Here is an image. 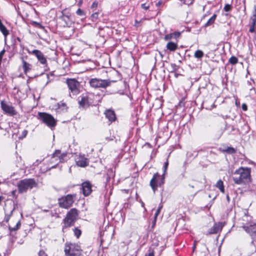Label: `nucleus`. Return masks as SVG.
Wrapping results in <instances>:
<instances>
[{
    "instance_id": "59",
    "label": "nucleus",
    "mask_w": 256,
    "mask_h": 256,
    "mask_svg": "<svg viewBox=\"0 0 256 256\" xmlns=\"http://www.w3.org/2000/svg\"><path fill=\"white\" fill-rule=\"evenodd\" d=\"M190 186L191 188H194V186H192V185H190V184H189L188 185Z\"/></svg>"
},
{
    "instance_id": "53",
    "label": "nucleus",
    "mask_w": 256,
    "mask_h": 256,
    "mask_svg": "<svg viewBox=\"0 0 256 256\" xmlns=\"http://www.w3.org/2000/svg\"><path fill=\"white\" fill-rule=\"evenodd\" d=\"M161 3H162V2L160 1V2H158L156 3V6H160L161 4Z\"/></svg>"
},
{
    "instance_id": "51",
    "label": "nucleus",
    "mask_w": 256,
    "mask_h": 256,
    "mask_svg": "<svg viewBox=\"0 0 256 256\" xmlns=\"http://www.w3.org/2000/svg\"><path fill=\"white\" fill-rule=\"evenodd\" d=\"M218 189L220 190V191L222 192V193H224V186H222V187H220V188H218Z\"/></svg>"
},
{
    "instance_id": "41",
    "label": "nucleus",
    "mask_w": 256,
    "mask_h": 256,
    "mask_svg": "<svg viewBox=\"0 0 256 256\" xmlns=\"http://www.w3.org/2000/svg\"><path fill=\"white\" fill-rule=\"evenodd\" d=\"M141 6H142V8L143 9L147 10L149 8L150 6L148 4H142L141 5Z\"/></svg>"
},
{
    "instance_id": "15",
    "label": "nucleus",
    "mask_w": 256,
    "mask_h": 256,
    "mask_svg": "<svg viewBox=\"0 0 256 256\" xmlns=\"http://www.w3.org/2000/svg\"><path fill=\"white\" fill-rule=\"evenodd\" d=\"M67 152L61 153L60 150H56L52 154V158H58L59 162H64L67 160Z\"/></svg>"
},
{
    "instance_id": "29",
    "label": "nucleus",
    "mask_w": 256,
    "mask_h": 256,
    "mask_svg": "<svg viewBox=\"0 0 256 256\" xmlns=\"http://www.w3.org/2000/svg\"><path fill=\"white\" fill-rule=\"evenodd\" d=\"M73 231L74 232V236L77 238H78L82 234V232L80 229H78V228H74L73 229Z\"/></svg>"
},
{
    "instance_id": "39",
    "label": "nucleus",
    "mask_w": 256,
    "mask_h": 256,
    "mask_svg": "<svg viewBox=\"0 0 256 256\" xmlns=\"http://www.w3.org/2000/svg\"><path fill=\"white\" fill-rule=\"evenodd\" d=\"M76 13L78 15L80 16H83L84 15V12L80 8H78L76 10Z\"/></svg>"
},
{
    "instance_id": "47",
    "label": "nucleus",
    "mask_w": 256,
    "mask_h": 256,
    "mask_svg": "<svg viewBox=\"0 0 256 256\" xmlns=\"http://www.w3.org/2000/svg\"><path fill=\"white\" fill-rule=\"evenodd\" d=\"M39 256H46V254H45L44 252L42 250H40L39 252Z\"/></svg>"
},
{
    "instance_id": "32",
    "label": "nucleus",
    "mask_w": 256,
    "mask_h": 256,
    "mask_svg": "<svg viewBox=\"0 0 256 256\" xmlns=\"http://www.w3.org/2000/svg\"><path fill=\"white\" fill-rule=\"evenodd\" d=\"M174 39L172 33L166 34L164 37V40L166 41Z\"/></svg>"
},
{
    "instance_id": "52",
    "label": "nucleus",
    "mask_w": 256,
    "mask_h": 256,
    "mask_svg": "<svg viewBox=\"0 0 256 256\" xmlns=\"http://www.w3.org/2000/svg\"><path fill=\"white\" fill-rule=\"evenodd\" d=\"M162 208V205L160 204L159 205V206H158V208L157 210H160V211L161 209Z\"/></svg>"
},
{
    "instance_id": "18",
    "label": "nucleus",
    "mask_w": 256,
    "mask_h": 256,
    "mask_svg": "<svg viewBox=\"0 0 256 256\" xmlns=\"http://www.w3.org/2000/svg\"><path fill=\"white\" fill-rule=\"evenodd\" d=\"M104 114L106 118H108L110 122H112L116 120V118L114 110H106Z\"/></svg>"
},
{
    "instance_id": "60",
    "label": "nucleus",
    "mask_w": 256,
    "mask_h": 256,
    "mask_svg": "<svg viewBox=\"0 0 256 256\" xmlns=\"http://www.w3.org/2000/svg\"><path fill=\"white\" fill-rule=\"evenodd\" d=\"M142 206H144V204L143 202H142Z\"/></svg>"
},
{
    "instance_id": "36",
    "label": "nucleus",
    "mask_w": 256,
    "mask_h": 256,
    "mask_svg": "<svg viewBox=\"0 0 256 256\" xmlns=\"http://www.w3.org/2000/svg\"><path fill=\"white\" fill-rule=\"evenodd\" d=\"M160 210H157L156 211V212L155 213L154 217V222H153V226H154L155 224H156L157 217L158 216V214H160Z\"/></svg>"
},
{
    "instance_id": "14",
    "label": "nucleus",
    "mask_w": 256,
    "mask_h": 256,
    "mask_svg": "<svg viewBox=\"0 0 256 256\" xmlns=\"http://www.w3.org/2000/svg\"><path fill=\"white\" fill-rule=\"evenodd\" d=\"M225 222H218L215 223L214 226L210 229V234H215L220 232L224 226Z\"/></svg>"
},
{
    "instance_id": "3",
    "label": "nucleus",
    "mask_w": 256,
    "mask_h": 256,
    "mask_svg": "<svg viewBox=\"0 0 256 256\" xmlns=\"http://www.w3.org/2000/svg\"><path fill=\"white\" fill-rule=\"evenodd\" d=\"M66 256H82V249L78 244L66 242L64 246Z\"/></svg>"
},
{
    "instance_id": "37",
    "label": "nucleus",
    "mask_w": 256,
    "mask_h": 256,
    "mask_svg": "<svg viewBox=\"0 0 256 256\" xmlns=\"http://www.w3.org/2000/svg\"><path fill=\"white\" fill-rule=\"evenodd\" d=\"M222 186H224L223 182L222 180H218L216 184V186L218 188Z\"/></svg>"
},
{
    "instance_id": "48",
    "label": "nucleus",
    "mask_w": 256,
    "mask_h": 256,
    "mask_svg": "<svg viewBox=\"0 0 256 256\" xmlns=\"http://www.w3.org/2000/svg\"><path fill=\"white\" fill-rule=\"evenodd\" d=\"M97 6H98V2H94L92 5V8H96Z\"/></svg>"
},
{
    "instance_id": "31",
    "label": "nucleus",
    "mask_w": 256,
    "mask_h": 256,
    "mask_svg": "<svg viewBox=\"0 0 256 256\" xmlns=\"http://www.w3.org/2000/svg\"><path fill=\"white\" fill-rule=\"evenodd\" d=\"M224 151L228 154H234L236 152L235 149L232 147L227 148Z\"/></svg>"
},
{
    "instance_id": "5",
    "label": "nucleus",
    "mask_w": 256,
    "mask_h": 256,
    "mask_svg": "<svg viewBox=\"0 0 256 256\" xmlns=\"http://www.w3.org/2000/svg\"><path fill=\"white\" fill-rule=\"evenodd\" d=\"M116 80H102L100 78H93L89 81V84L91 87L98 88H106L110 86L112 83L115 82Z\"/></svg>"
},
{
    "instance_id": "42",
    "label": "nucleus",
    "mask_w": 256,
    "mask_h": 256,
    "mask_svg": "<svg viewBox=\"0 0 256 256\" xmlns=\"http://www.w3.org/2000/svg\"><path fill=\"white\" fill-rule=\"evenodd\" d=\"M98 12H95L92 15V19L96 20L98 18Z\"/></svg>"
},
{
    "instance_id": "56",
    "label": "nucleus",
    "mask_w": 256,
    "mask_h": 256,
    "mask_svg": "<svg viewBox=\"0 0 256 256\" xmlns=\"http://www.w3.org/2000/svg\"><path fill=\"white\" fill-rule=\"evenodd\" d=\"M16 190H13L12 192V195L14 196H15V194H16Z\"/></svg>"
},
{
    "instance_id": "23",
    "label": "nucleus",
    "mask_w": 256,
    "mask_h": 256,
    "mask_svg": "<svg viewBox=\"0 0 256 256\" xmlns=\"http://www.w3.org/2000/svg\"><path fill=\"white\" fill-rule=\"evenodd\" d=\"M0 30L5 37H6L9 34L8 30L2 22H0Z\"/></svg>"
},
{
    "instance_id": "25",
    "label": "nucleus",
    "mask_w": 256,
    "mask_h": 256,
    "mask_svg": "<svg viewBox=\"0 0 256 256\" xmlns=\"http://www.w3.org/2000/svg\"><path fill=\"white\" fill-rule=\"evenodd\" d=\"M252 22L250 24V28L249 30V32H250L253 33L255 32V28L256 27V20L254 19H251Z\"/></svg>"
},
{
    "instance_id": "55",
    "label": "nucleus",
    "mask_w": 256,
    "mask_h": 256,
    "mask_svg": "<svg viewBox=\"0 0 256 256\" xmlns=\"http://www.w3.org/2000/svg\"><path fill=\"white\" fill-rule=\"evenodd\" d=\"M42 210V212H49V210H46V209Z\"/></svg>"
},
{
    "instance_id": "2",
    "label": "nucleus",
    "mask_w": 256,
    "mask_h": 256,
    "mask_svg": "<svg viewBox=\"0 0 256 256\" xmlns=\"http://www.w3.org/2000/svg\"><path fill=\"white\" fill-rule=\"evenodd\" d=\"M58 20L60 24L63 27L70 28L74 24L73 16L66 8L61 11V15Z\"/></svg>"
},
{
    "instance_id": "17",
    "label": "nucleus",
    "mask_w": 256,
    "mask_h": 256,
    "mask_svg": "<svg viewBox=\"0 0 256 256\" xmlns=\"http://www.w3.org/2000/svg\"><path fill=\"white\" fill-rule=\"evenodd\" d=\"M83 194L85 196H88L92 192V185L89 182H85L82 184Z\"/></svg>"
},
{
    "instance_id": "11",
    "label": "nucleus",
    "mask_w": 256,
    "mask_h": 256,
    "mask_svg": "<svg viewBox=\"0 0 256 256\" xmlns=\"http://www.w3.org/2000/svg\"><path fill=\"white\" fill-rule=\"evenodd\" d=\"M242 228L244 229V230L248 234H249L252 237L255 238L256 237V224H248L242 222Z\"/></svg>"
},
{
    "instance_id": "58",
    "label": "nucleus",
    "mask_w": 256,
    "mask_h": 256,
    "mask_svg": "<svg viewBox=\"0 0 256 256\" xmlns=\"http://www.w3.org/2000/svg\"><path fill=\"white\" fill-rule=\"evenodd\" d=\"M226 200L228 202H229L230 200V197L228 194L226 195Z\"/></svg>"
},
{
    "instance_id": "24",
    "label": "nucleus",
    "mask_w": 256,
    "mask_h": 256,
    "mask_svg": "<svg viewBox=\"0 0 256 256\" xmlns=\"http://www.w3.org/2000/svg\"><path fill=\"white\" fill-rule=\"evenodd\" d=\"M216 18V14H214L204 24L205 27H208L214 23Z\"/></svg>"
},
{
    "instance_id": "10",
    "label": "nucleus",
    "mask_w": 256,
    "mask_h": 256,
    "mask_svg": "<svg viewBox=\"0 0 256 256\" xmlns=\"http://www.w3.org/2000/svg\"><path fill=\"white\" fill-rule=\"evenodd\" d=\"M0 105L2 109L6 114L10 116H14L16 114L17 112L15 110L14 108L12 106L7 104L4 101L1 102Z\"/></svg>"
},
{
    "instance_id": "1",
    "label": "nucleus",
    "mask_w": 256,
    "mask_h": 256,
    "mask_svg": "<svg viewBox=\"0 0 256 256\" xmlns=\"http://www.w3.org/2000/svg\"><path fill=\"white\" fill-rule=\"evenodd\" d=\"M250 173V168L240 167L234 172L232 179L236 184H246L251 182Z\"/></svg>"
},
{
    "instance_id": "12",
    "label": "nucleus",
    "mask_w": 256,
    "mask_h": 256,
    "mask_svg": "<svg viewBox=\"0 0 256 256\" xmlns=\"http://www.w3.org/2000/svg\"><path fill=\"white\" fill-rule=\"evenodd\" d=\"M76 162L78 166L84 168L88 164L89 160L84 156L79 155L76 158Z\"/></svg>"
},
{
    "instance_id": "7",
    "label": "nucleus",
    "mask_w": 256,
    "mask_h": 256,
    "mask_svg": "<svg viewBox=\"0 0 256 256\" xmlns=\"http://www.w3.org/2000/svg\"><path fill=\"white\" fill-rule=\"evenodd\" d=\"M76 194H68L58 199V204L60 207L68 208L72 206L74 202V198Z\"/></svg>"
},
{
    "instance_id": "45",
    "label": "nucleus",
    "mask_w": 256,
    "mask_h": 256,
    "mask_svg": "<svg viewBox=\"0 0 256 256\" xmlns=\"http://www.w3.org/2000/svg\"><path fill=\"white\" fill-rule=\"evenodd\" d=\"M242 108L244 111H246L248 109L246 104H243L242 106Z\"/></svg>"
},
{
    "instance_id": "38",
    "label": "nucleus",
    "mask_w": 256,
    "mask_h": 256,
    "mask_svg": "<svg viewBox=\"0 0 256 256\" xmlns=\"http://www.w3.org/2000/svg\"><path fill=\"white\" fill-rule=\"evenodd\" d=\"M231 9H232V6H231V5H230L229 4H226L224 6V10L226 12H229L231 10Z\"/></svg>"
},
{
    "instance_id": "27",
    "label": "nucleus",
    "mask_w": 256,
    "mask_h": 256,
    "mask_svg": "<svg viewBox=\"0 0 256 256\" xmlns=\"http://www.w3.org/2000/svg\"><path fill=\"white\" fill-rule=\"evenodd\" d=\"M204 54L201 50H197L195 52L194 56L197 58H201L203 57Z\"/></svg>"
},
{
    "instance_id": "30",
    "label": "nucleus",
    "mask_w": 256,
    "mask_h": 256,
    "mask_svg": "<svg viewBox=\"0 0 256 256\" xmlns=\"http://www.w3.org/2000/svg\"><path fill=\"white\" fill-rule=\"evenodd\" d=\"M238 58L236 56H232L229 59V62L232 64H235L238 62Z\"/></svg>"
},
{
    "instance_id": "33",
    "label": "nucleus",
    "mask_w": 256,
    "mask_h": 256,
    "mask_svg": "<svg viewBox=\"0 0 256 256\" xmlns=\"http://www.w3.org/2000/svg\"><path fill=\"white\" fill-rule=\"evenodd\" d=\"M180 0V2H182L181 5H182V4H187L188 6H190L193 4L194 0H190L188 2H187L186 0Z\"/></svg>"
},
{
    "instance_id": "20",
    "label": "nucleus",
    "mask_w": 256,
    "mask_h": 256,
    "mask_svg": "<svg viewBox=\"0 0 256 256\" xmlns=\"http://www.w3.org/2000/svg\"><path fill=\"white\" fill-rule=\"evenodd\" d=\"M80 106L84 108H86L90 106V102L88 101V98L87 96H82L81 99L78 102Z\"/></svg>"
},
{
    "instance_id": "54",
    "label": "nucleus",
    "mask_w": 256,
    "mask_h": 256,
    "mask_svg": "<svg viewBox=\"0 0 256 256\" xmlns=\"http://www.w3.org/2000/svg\"><path fill=\"white\" fill-rule=\"evenodd\" d=\"M135 22H136V26H138V25L140 24V22H138L137 20H136Z\"/></svg>"
},
{
    "instance_id": "28",
    "label": "nucleus",
    "mask_w": 256,
    "mask_h": 256,
    "mask_svg": "<svg viewBox=\"0 0 256 256\" xmlns=\"http://www.w3.org/2000/svg\"><path fill=\"white\" fill-rule=\"evenodd\" d=\"M13 206H14V204H13ZM14 210V206L13 208H12V210H10V214H8V212H7V210H5L6 214V216H5V221L6 222H8V221L9 220L10 216H11V214H12V212Z\"/></svg>"
},
{
    "instance_id": "8",
    "label": "nucleus",
    "mask_w": 256,
    "mask_h": 256,
    "mask_svg": "<svg viewBox=\"0 0 256 256\" xmlns=\"http://www.w3.org/2000/svg\"><path fill=\"white\" fill-rule=\"evenodd\" d=\"M164 175H162V176L160 177L158 172L154 174L152 179L150 181V186L154 192L156 190L158 186H161L164 184Z\"/></svg>"
},
{
    "instance_id": "44",
    "label": "nucleus",
    "mask_w": 256,
    "mask_h": 256,
    "mask_svg": "<svg viewBox=\"0 0 256 256\" xmlns=\"http://www.w3.org/2000/svg\"><path fill=\"white\" fill-rule=\"evenodd\" d=\"M251 19H254L256 20V8H255L254 11L252 14V16L251 17Z\"/></svg>"
},
{
    "instance_id": "21",
    "label": "nucleus",
    "mask_w": 256,
    "mask_h": 256,
    "mask_svg": "<svg viewBox=\"0 0 256 256\" xmlns=\"http://www.w3.org/2000/svg\"><path fill=\"white\" fill-rule=\"evenodd\" d=\"M166 48L170 52H174L176 50L178 49V46L177 43L176 42H169L166 44Z\"/></svg>"
},
{
    "instance_id": "57",
    "label": "nucleus",
    "mask_w": 256,
    "mask_h": 256,
    "mask_svg": "<svg viewBox=\"0 0 256 256\" xmlns=\"http://www.w3.org/2000/svg\"><path fill=\"white\" fill-rule=\"evenodd\" d=\"M3 199L4 197L2 196H0V204H1V202Z\"/></svg>"
},
{
    "instance_id": "13",
    "label": "nucleus",
    "mask_w": 256,
    "mask_h": 256,
    "mask_svg": "<svg viewBox=\"0 0 256 256\" xmlns=\"http://www.w3.org/2000/svg\"><path fill=\"white\" fill-rule=\"evenodd\" d=\"M32 54H34L37 58L38 60L42 64H46V59L42 52L38 50H34L32 51Z\"/></svg>"
},
{
    "instance_id": "6",
    "label": "nucleus",
    "mask_w": 256,
    "mask_h": 256,
    "mask_svg": "<svg viewBox=\"0 0 256 256\" xmlns=\"http://www.w3.org/2000/svg\"><path fill=\"white\" fill-rule=\"evenodd\" d=\"M39 119L50 128L55 127L56 120L51 114L46 112H38Z\"/></svg>"
},
{
    "instance_id": "49",
    "label": "nucleus",
    "mask_w": 256,
    "mask_h": 256,
    "mask_svg": "<svg viewBox=\"0 0 256 256\" xmlns=\"http://www.w3.org/2000/svg\"><path fill=\"white\" fill-rule=\"evenodd\" d=\"M4 53V50H3L0 52V60L2 61V56Z\"/></svg>"
},
{
    "instance_id": "26",
    "label": "nucleus",
    "mask_w": 256,
    "mask_h": 256,
    "mask_svg": "<svg viewBox=\"0 0 256 256\" xmlns=\"http://www.w3.org/2000/svg\"><path fill=\"white\" fill-rule=\"evenodd\" d=\"M20 220H18L17 222L16 226H9V230L10 232H12V231H16V230H18V229L20 228Z\"/></svg>"
},
{
    "instance_id": "35",
    "label": "nucleus",
    "mask_w": 256,
    "mask_h": 256,
    "mask_svg": "<svg viewBox=\"0 0 256 256\" xmlns=\"http://www.w3.org/2000/svg\"><path fill=\"white\" fill-rule=\"evenodd\" d=\"M168 159H167L166 161L164 164L163 175H164V174H166V171L167 168H168Z\"/></svg>"
},
{
    "instance_id": "40",
    "label": "nucleus",
    "mask_w": 256,
    "mask_h": 256,
    "mask_svg": "<svg viewBox=\"0 0 256 256\" xmlns=\"http://www.w3.org/2000/svg\"><path fill=\"white\" fill-rule=\"evenodd\" d=\"M172 34L174 39H176L177 38H179L180 35V32H172Z\"/></svg>"
},
{
    "instance_id": "9",
    "label": "nucleus",
    "mask_w": 256,
    "mask_h": 256,
    "mask_svg": "<svg viewBox=\"0 0 256 256\" xmlns=\"http://www.w3.org/2000/svg\"><path fill=\"white\" fill-rule=\"evenodd\" d=\"M66 83L70 92L73 94H77L79 93L78 88L80 86L79 82L75 78H68Z\"/></svg>"
},
{
    "instance_id": "4",
    "label": "nucleus",
    "mask_w": 256,
    "mask_h": 256,
    "mask_svg": "<svg viewBox=\"0 0 256 256\" xmlns=\"http://www.w3.org/2000/svg\"><path fill=\"white\" fill-rule=\"evenodd\" d=\"M36 186L37 183L32 178H26L20 180L18 183V190L20 194L26 192L28 190H30Z\"/></svg>"
},
{
    "instance_id": "16",
    "label": "nucleus",
    "mask_w": 256,
    "mask_h": 256,
    "mask_svg": "<svg viewBox=\"0 0 256 256\" xmlns=\"http://www.w3.org/2000/svg\"><path fill=\"white\" fill-rule=\"evenodd\" d=\"M75 222L76 221L73 220L66 217L63 220L64 224L62 228V232L64 233L66 232L67 229L74 226Z\"/></svg>"
},
{
    "instance_id": "34",
    "label": "nucleus",
    "mask_w": 256,
    "mask_h": 256,
    "mask_svg": "<svg viewBox=\"0 0 256 256\" xmlns=\"http://www.w3.org/2000/svg\"><path fill=\"white\" fill-rule=\"evenodd\" d=\"M154 256V250L150 248L148 250V252H146L145 254V256Z\"/></svg>"
},
{
    "instance_id": "19",
    "label": "nucleus",
    "mask_w": 256,
    "mask_h": 256,
    "mask_svg": "<svg viewBox=\"0 0 256 256\" xmlns=\"http://www.w3.org/2000/svg\"><path fill=\"white\" fill-rule=\"evenodd\" d=\"M78 211L76 208H72L66 214V217L76 221L78 216Z\"/></svg>"
},
{
    "instance_id": "43",
    "label": "nucleus",
    "mask_w": 256,
    "mask_h": 256,
    "mask_svg": "<svg viewBox=\"0 0 256 256\" xmlns=\"http://www.w3.org/2000/svg\"><path fill=\"white\" fill-rule=\"evenodd\" d=\"M249 218H250H250L248 216L244 215V216L242 218V220L243 221H248Z\"/></svg>"
},
{
    "instance_id": "50",
    "label": "nucleus",
    "mask_w": 256,
    "mask_h": 256,
    "mask_svg": "<svg viewBox=\"0 0 256 256\" xmlns=\"http://www.w3.org/2000/svg\"><path fill=\"white\" fill-rule=\"evenodd\" d=\"M28 134V131L26 130H24L23 132H22V136H23V138H24L26 134Z\"/></svg>"
},
{
    "instance_id": "46",
    "label": "nucleus",
    "mask_w": 256,
    "mask_h": 256,
    "mask_svg": "<svg viewBox=\"0 0 256 256\" xmlns=\"http://www.w3.org/2000/svg\"><path fill=\"white\" fill-rule=\"evenodd\" d=\"M58 108H60V106H62L64 108H65L66 107V104L65 103H60V104L58 103Z\"/></svg>"
},
{
    "instance_id": "22",
    "label": "nucleus",
    "mask_w": 256,
    "mask_h": 256,
    "mask_svg": "<svg viewBox=\"0 0 256 256\" xmlns=\"http://www.w3.org/2000/svg\"><path fill=\"white\" fill-rule=\"evenodd\" d=\"M22 68L25 74L31 70V65L22 58Z\"/></svg>"
}]
</instances>
